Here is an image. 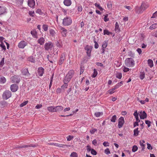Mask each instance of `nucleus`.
<instances>
[{"label": "nucleus", "mask_w": 157, "mask_h": 157, "mask_svg": "<svg viewBox=\"0 0 157 157\" xmlns=\"http://www.w3.org/2000/svg\"><path fill=\"white\" fill-rule=\"evenodd\" d=\"M98 74V72L96 69H94V73L92 76L93 78H94Z\"/></svg>", "instance_id": "37998d69"}, {"label": "nucleus", "mask_w": 157, "mask_h": 157, "mask_svg": "<svg viewBox=\"0 0 157 157\" xmlns=\"http://www.w3.org/2000/svg\"><path fill=\"white\" fill-rule=\"evenodd\" d=\"M36 13L40 15L42 14L41 10L40 9L37 10L36 11Z\"/></svg>", "instance_id": "052dcab7"}, {"label": "nucleus", "mask_w": 157, "mask_h": 157, "mask_svg": "<svg viewBox=\"0 0 157 157\" xmlns=\"http://www.w3.org/2000/svg\"><path fill=\"white\" fill-rule=\"evenodd\" d=\"M27 44V43L24 41H21L19 43L18 46L19 48H23Z\"/></svg>", "instance_id": "1a4fd4ad"}, {"label": "nucleus", "mask_w": 157, "mask_h": 157, "mask_svg": "<svg viewBox=\"0 0 157 157\" xmlns=\"http://www.w3.org/2000/svg\"><path fill=\"white\" fill-rule=\"evenodd\" d=\"M45 41L43 37H41L39 38L37 41V43L40 45H43L44 44Z\"/></svg>", "instance_id": "6ab92c4d"}, {"label": "nucleus", "mask_w": 157, "mask_h": 157, "mask_svg": "<svg viewBox=\"0 0 157 157\" xmlns=\"http://www.w3.org/2000/svg\"><path fill=\"white\" fill-rule=\"evenodd\" d=\"M107 7L109 8V9H111L112 8V3L111 2H109L107 3Z\"/></svg>", "instance_id": "09e8293b"}, {"label": "nucleus", "mask_w": 157, "mask_h": 157, "mask_svg": "<svg viewBox=\"0 0 157 157\" xmlns=\"http://www.w3.org/2000/svg\"><path fill=\"white\" fill-rule=\"evenodd\" d=\"M122 77V74L120 72H117L116 74V77L119 79L121 78Z\"/></svg>", "instance_id": "58836bf2"}, {"label": "nucleus", "mask_w": 157, "mask_h": 157, "mask_svg": "<svg viewBox=\"0 0 157 157\" xmlns=\"http://www.w3.org/2000/svg\"><path fill=\"white\" fill-rule=\"evenodd\" d=\"M117 119V116L116 115L113 116L110 119L111 121L113 122H115Z\"/></svg>", "instance_id": "e433bc0d"}, {"label": "nucleus", "mask_w": 157, "mask_h": 157, "mask_svg": "<svg viewBox=\"0 0 157 157\" xmlns=\"http://www.w3.org/2000/svg\"><path fill=\"white\" fill-rule=\"evenodd\" d=\"M0 46L2 48L3 50L5 51L6 50V46L3 43H1V44H0Z\"/></svg>", "instance_id": "49530a36"}, {"label": "nucleus", "mask_w": 157, "mask_h": 157, "mask_svg": "<svg viewBox=\"0 0 157 157\" xmlns=\"http://www.w3.org/2000/svg\"><path fill=\"white\" fill-rule=\"evenodd\" d=\"M60 32L63 37H65L67 36V30L65 28L60 26L59 27Z\"/></svg>", "instance_id": "0eeeda50"}, {"label": "nucleus", "mask_w": 157, "mask_h": 157, "mask_svg": "<svg viewBox=\"0 0 157 157\" xmlns=\"http://www.w3.org/2000/svg\"><path fill=\"white\" fill-rule=\"evenodd\" d=\"M107 43L106 41H104L102 45V48H105L107 46Z\"/></svg>", "instance_id": "864d4df0"}, {"label": "nucleus", "mask_w": 157, "mask_h": 157, "mask_svg": "<svg viewBox=\"0 0 157 157\" xmlns=\"http://www.w3.org/2000/svg\"><path fill=\"white\" fill-rule=\"evenodd\" d=\"M105 153L106 154H109L110 153V152L109 148H107L105 150Z\"/></svg>", "instance_id": "bf43d9fd"}, {"label": "nucleus", "mask_w": 157, "mask_h": 157, "mask_svg": "<svg viewBox=\"0 0 157 157\" xmlns=\"http://www.w3.org/2000/svg\"><path fill=\"white\" fill-rule=\"evenodd\" d=\"M74 74V71L73 70H70L66 75L64 79L65 82H68L71 78L73 77Z\"/></svg>", "instance_id": "f257e3e1"}, {"label": "nucleus", "mask_w": 157, "mask_h": 157, "mask_svg": "<svg viewBox=\"0 0 157 157\" xmlns=\"http://www.w3.org/2000/svg\"><path fill=\"white\" fill-rule=\"evenodd\" d=\"M6 82V78L3 76L0 75V83L3 84Z\"/></svg>", "instance_id": "393cba45"}, {"label": "nucleus", "mask_w": 157, "mask_h": 157, "mask_svg": "<svg viewBox=\"0 0 157 157\" xmlns=\"http://www.w3.org/2000/svg\"><path fill=\"white\" fill-rule=\"evenodd\" d=\"M28 101H24L23 103H21L20 105V106L21 107H23L24 106L26 105L28 103Z\"/></svg>", "instance_id": "603ef678"}, {"label": "nucleus", "mask_w": 157, "mask_h": 157, "mask_svg": "<svg viewBox=\"0 0 157 157\" xmlns=\"http://www.w3.org/2000/svg\"><path fill=\"white\" fill-rule=\"evenodd\" d=\"M112 33L111 32H110L109 31L107 30H104V35H109L110 34H112Z\"/></svg>", "instance_id": "c03bdc74"}, {"label": "nucleus", "mask_w": 157, "mask_h": 157, "mask_svg": "<svg viewBox=\"0 0 157 157\" xmlns=\"http://www.w3.org/2000/svg\"><path fill=\"white\" fill-rule=\"evenodd\" d=\"M77 154L75 152H73L70 155V157H77Z\"/></svg>", "instance_id": "a18cd8bd"}, {"label": "nucleus", "mask_w": 157, "mask_h": 157, "mask_svg": "<svg viewBox=\"0 0 157 157\" xmlns=\"http://www.w3.org/2000/svg\"><path fill=\"white\" fill-rule=\"evenodd\" d=\"M156 28H157V24L156 23L152 25L149 27L150 29H153Z\"/></svg>", "instance_id": "ea45409f"}, {"label": "nucleus", "mask_w": 157, "mask_h": 157, "mask_svg": "<svg viewBox=\"0 0 157 157\" xmlns=\"http://www.w3.org/2000/svg\"><path fill=\"white\" fill-rule=\"evenodd\" d=\"M48 28V25L44 24L42 26V28L44 31H47Z\"/></svg>", "instance_id": "c9c22d12"}, {"label": "nucleus", "mask_w": 157, "mask_h": 157, "mask_svg": "<svg viewBox=\"0 0 157 157\" xmlns=\"http://www.w3.org/2000/svg\"><path fill=\"white\" fill-rule=\"evenodd\" d=\"M91 153L94 155H96L97 154V152L94 149H92L91 151Z\"/></svg>", "instance_id": "4d7b16f0"}, {"label": "nucleus", "mask_w": 157, "mask_h": 157, "mask_svg": "<svg viewBox=\"0 0 157 157\" xmlns=\"http://www.w3.org/2000/svg\"><path fill=\"white\" fill-rule=\"evenodd\" d=\"M116 90V89H115V88L114 87H113V88L111 89H109V90H108L107 92L108 93H109L110 94H111L114 93L115 91L114 90Z\"/></svg>", "instance_id": "2f4dec72"}, {"label": "nucleus", "mask_w": 157, "mask_h": 157, "mask_svg": "<svg viewBox=\"0 0 157 157\" xmlns=\"http://www.w3.org/2000/svg\"><path fill=\"white\" fill-rule=\"evenodd\" d=\"M72 22L71 19L69 17H66L63 19V24L64 26L69 25L71 24Z\"/></svg>", "instance_id": "7ed1b4c3"}, {"label": "nucleus", "mask_w": 157, "mask_h": 157, "mask_svg": "<svg viewBox=\"0 0 157 157\" xmlns=\"http://www.w3.org/2000/svg\"><path fill=\"white\" fill-rule=\"evenodd\" d=\"M147 148L149 150H152L153 148L151 146V144H150L147 143Z\"/></svg>", "instance_id": "0e129e2a"}, {"label": "nucleus", "mask_w": 157, "mask_h": 157, "mask_svg": "<svg viewBox=\"0 0 157 157\" xmlns=\"http://www.w3.org/2000/svg\"><path fill=\"white\" fill-rule=\"evenodd\" d=\"M5 59L4 58H2L0 63V67H2L4 64Z\"/></svg>", "instance_id": "de8ad7c7"}, {"label": "nucleus", "mask_w": 157, "mask_h": 157, "mask_svg": "<svg viewBox=\"0 0 157 157\" xmlns=\"http://www.w3.org/2000/svg\"><path fill=\"white\" fill-rule=\"evenodd\" d=\"M103 113L102 112H96L94 113L95 116L97 117H98L101 116L102 115Z\"/></svg>", "instance_id": "f704fd0d"}, {"label": "nucleus", "mask_w": 157, "mask_h": 157, "mask_svg": "<svg viewBox=\"0 0 157 157\" xmlns=\"http://www.w3.org/2000/svg\"><path fill=\"white\" fill-rule=\"evenodd\" d=\"M49 33L53 37H55L56 35V33L53 29H51L49 30Z\"/></svg>", "instance_id": "5701e85b"}, {"label": "nucleus", "mask_w": 157, "mask_h": 157, "mask_svg": "<svg viewBox=\"0 0 157 157\" xmlns=\"http://www.w3.org/2000/svg\"><path fill=\"white\" fill-rule=\"evenodd\" d=\"M145 141L144 140L140 141V145L142 147L145 146L144 143H145Z\"/></svg>", "instance_id": "e2e57ef3"}, {"label": "nucleus", "mask_w": 157, "mask_h": 157, "mask_svg": "<svg viewBox=\"0 0 157 157\" xmlns=\"http://www.w3.org/2000/svg\"><path fill=\"white\" fill-rule=\"evenodd\" d=\"M123 82L122 81L120 82L119 83H118L117 84L115 85L114 87L116 89H117L119 88V87L122 86L123 84Z\"/></svg>", "instance_id": "cd10ccee"}, {"label": "nucleus", "mask_w": 157, "mask_h": 157, "mask_svg": "<svg viewBox=\"0 0 157 157\" xmlns=\"http://www.w3.org/2000/svg\"><path fill=\"white\" fill-rule=\"evenodd\" d=\"M74 138L73 136L69 135L67 137V140L68 141H70L72 140Z\"/></svg>", "instance_id": "8fccbe9b"}, {"label": "nucleus", "mask_w": 157, "mask_h": 157, "mask_svg": "<svg viewBox=\"0 0 157 157\" xmlns=\"http://www.w3.org/2000/svg\"><path fill=\"white\" fill-rule=\"evenodd\" d=\"M18 88V86L16 84H13L10 86L11 90L13 92H16Z\"/></svg>", "instance_id": "9d476101"}, {"label": "nucleus", "mask_w": 157, "mask_h": 157, "mask_svg": "<svg viewBox=\"0 0 157 157\" xmlns=\"http://www.w3.org/2000/svg\"><path fill=\"white\" fill-rule=\"evenodd\" d=\"M94 43H95L94 44V48L96 49H97L99 47V45L98 44V43L96 42L95 41H94Z\"/></svg>", "instance_id": "774afa93"}, {"label": "nucleus", "mask_w": 157, "mask_h": 157, "mask_svg": "<svg viewBox=\"0 0 157 157\" xmlns=\"http://www.w3.org/2000/svg\"><path fill=\"white\" fill-rule=\"evenodd\" d=\"M138 130V128H136L134 130V131H133L134 136H136L138 135L139 133V131Z\"/></svg>", "instance_id": "c85d7f7f"}, {"label": "nucleus", "mask_w": 157, "mask_h": 157, "mask_svg": "<svg viewBox=\"0 0 157 157\" xmlns=\"http://www.w3.org/2000/svg\"><path fill=\"white\" fill-rule=\"evenodd\" d=\"M145 77V73L144 72H140V78L142 80Z\"/></svg>", "instance_id": "a19ab883"}, {"label": "nucleus", "mask_w": 157, "mask_h": 157, "mask_svg": "<svg viewBox=\"0 0 157 157\" xmlns=\"http://www.w3.org/2000/svg\"><path fill=\"white\" fill-rule=\"evenodd\" d=\"M65 59V56L64 54H62L60 56V60L59 61V65L62 64L64 62Z\"/></svg>", "instance_id": "2eb2a0df"}, {"label": "nucleus", "mask_w": 157, "mask_h": 157, "mask_svg": "<svg viewBox=\"0 0 157 157\" xmlns=\"http://www.w3.org/2000/svg\"><path fill=\"white\" fill-rule=\"evenodd\" d=\"M145 122L146 124H147L148 127H150L151 126V122L148 120H145Z\"/></svg>", "instance_id": "6e6d98bb"}, {"label": "nucleus", "mask_w": 157, "mask_h": 157, "mask_svg": "<svg viewBox=\"0 0 157 157\" xmlns=\"http://www.w3.org/2000/svg\"><path fill=\"white\" fill-rule=\"evenodd\" d=\"M85 49L86 51V53L88 56L89 57L90 56L91 48H90L88 46H87L85 48Z\"/></svg>", "instance_id": "f3484780"}, {"label": "nucleus", "mask_w": 157, "mask_h": 157, "mask_svg": "<svg viewBox=\"0 0 157 157\" xmlns=\"http://www.w3.org/2000/svg\"><path fill=\"white\" fill-rule=\"evenodd\" d=\"M138 149L137 146L136 145H134L132 147V151L133 152H135Z\"/></svg>", "instance_id": "79ce46f5"}, {"label": "nucleus", "mask_w": 157, "mask_h": 157, "mask_svg": "<svg viewBox=\"0 0 157 157\" xmlns=\"http://www.w3.org/2000/svg\"><path fill=\"white\" fill-rule=\"evenodd\" d=\"M135 11L138 14L141 13L143 11L140 7L137 6L135 7Z\"/></svg>", "instance_id": "aec40b11"}, {"label": "nucleus", "mask_w": 157, "mask_h": 157, "mask_svg": "<svg viewBox=\"0 0 157 157\" xmlns=\"http://www.w3.org/2000/svg\"><path fill=\"white\" fill-rule=\"evenodd\" d=\"M22 73L23 75H27V76H29L30 75L28 71V69L26 68L23 69L22 71Z\"/></svg>", "instance_id": "a211bd4d"}, {"label": "nucleus", "mask_w": 157, "mask_h": 157, "mask_svg": "<svg viewBox=\"0 0 157 157\" xmlns=\"http://www.w3.org/2000/svg\"><path fill=\"white\" fill-rule=\"evenodd\" d=\"M64 4L67 6H69L71 4V2L70 0H64L63 1Z\"/></svg>", "instance_id": "b1692460"}, {"label": "nucleus", "mask_w": 157, "mask_h": 157, "mask_svg": "<svg viewBox=\"0 0 157 157\" xmlns=\"http://www.w3.org/2000/svg\"><path fill=\"white\" fill-rule=\"evenodd\" d=\"M97 131V129H96L95 128H93L90 131V132L91 134H94V132H96Z\"/></svg>", "instance_id": "13d9d810"}, {"label": "nucleus", "mask_w": 157, "mask_h": 157, "mask_svg": "<svg viewBox=\"0 0 157 157\" xmlns=\"http://www.w3.org/2000/svg\"><path fill=\"white\" fill-rule=\"evenodd\" d=\"M27 60L28 61H30L31 62H33V63H34L35 61V58H34L33 56H30V57H29L27 59Z\"/></svg>", "instance_id": "72a5a7b5"}, {"label": "nucleus", "mask_w": 157, "mask_h": 157, "mask_svg": "<svg viewBox=\"0 0 157 157\" xmlns=\"http://www.w3.org/2000/svg\"><path fill=\"white\" fill-rule=\"evenodd\" d=\"M82 8L81 6H79L78 7L77 10L78 13H79L80 12L82 11Z\"/></svg>", "instance_id": "3c124183"}, {"label": "nucleus", "mask_w": 157, "mask_h": 157, "mask_svg": "<svg viewBox=\"0 0 157 157\" xmlns=\"http://www.w3.org/2000/svg\"><path fill=\"white\" fill-rule=\"evenodd\" d=\"M148 7V5L144 2L142 3L140 6V7L143 11L147 9Z\"/></svg>", "instance_id": "dca6fc26"}, {"label": "nucleus", "mask_w": 157, "mask_h": 157, "mask_svg": "<svg viewBox=\"0 0 157 157\" xmlns=\"http://www.w3.org/2000/svg\"><path fill=\"white\" fill-rule=\"evenodd\" d=\"M54 146L60 147H63L65 146L67 147L68 146V145L66 144H62L58 143H55V144H54Z\"/></svg>", "instance_id": "c756f323"}, {"label": "nucleus", "mask_w": 157, "mask_h": 157, "mask_svg": "<svg viewBox=\"0 0 157 157\" xmlns=\"http://www.w3.org/2000/svg\"><path fill=\"white\" fill-rule=\"evenodd\" d=\"M139 114L141 119H144L147 117V115L144 111H140Z\"/></svg>", "instance_id": "9b49d317"}, {"label": "nucleus", "mask_w": 157, "mask_h": 157, "mask_svg": "<svg viewBox=\"0 0 157 157\" xmlns=\"http://www.w3.org/2000/svg\"><path fill=\"white\" fill-rule=\"evenodd\" d=\"M124 123V118L121 117L118 120V127L119 128H120L122 127Z\"/></svg>", "instance_id": "6e6552de"}, {"label": "nucleus", "mask_w": 157, "mask_h": 157, "mask_svg": "<svg viewBox=\"0 0 157 157\" xmlns=\"http://www.w3.org/2000/svg\"><path fill=\"white\" fill-rule=\"evenodd\" d=\"M148 64L150 67H152L153 66V61L151 59H149L147 60Z\"/></svg>", "instance_id": "7c9ffc66"}, {"label": "nucleus", "mask_w": 157, "mask_h": 157, "mask_svg": "<svg viewBox=\"0 0 157 157\" xmlns=\"http://www.w3.org/2000/svg\"><path fill=\"white\" fill-rule=\"evenodd\" d=\"M84 67L83 66H81L80 69V74H82L84 71Z\"/></svg>", "instance_id": "5fc2aeb1"}, {"label": "nucleus", "mask_w": 157, "mask_h": 157, "mask_svg": "<svg viewBox=\"0 0 157 157\" xmlns=\"http://www.w3.org/2000/svg\"><path fill=\"white\" fill-rule=\"evenodd\" d=\"M24 0H16V3L17 5H21L23 4Z\"/></svg>", "instance_id": "4c0bfd02"}, {"label": "nucleus", "mask_w": 157, "mask_h": 157, "mask_svg": "<svg viewBox=\"0 0 157 157\" xmlns=\"http://www.w3.org/2000/svg\"><path fill=\"white\" fill-rule=\"evenodd\" d=\"M44 72V69L42 67H40L38 68V74L40 76H43Z\"/></svg>", "instance_id": "ddd939ff"}, {"label": "nucleus", "mask_w": 157, "mask_h": 157, "mask_svg": "<svg viewBox=\"0 0 157 157\" xmlns=\"http://www.w3.org/2000/svg\"><path fill=\"white\" fill-rule=\"evenodd\" d=\"M53 46V44L50 42H48L45 44L44 48L45 50L48 51L49 50H51Z\"/></svg>", "instance_id": "423d86ee"}, {"label": "nucleus", "mask_w": 157, "mask_h": 157, "mask_svg": "<svg viewBox=\"0 0 157 157\" xmlns=\"http://www.w3.org/2000/svg\"><path fill=\"white\" fill-rule=\"evenodd\" d=\"M35 2L34 0H28V5L31 8H34L35 5Z\"/></svg>", "instance_id": "4468645a"}, {"label": "nucleus", "mask_w": 157, "mask_h": 157, "mask_svg": "<svg viewBox=\"0 0 157 157\" xmlns=\"http://www.w3.org/2000/svg\"><path fill=\"white\" fill-rule=\"evenodd\" d=\"M11 81L13 83H18L20 81V77L17 75H14L10 78Z\"/></svg>", "instance_id": "39448f33"}, {"label": "nucleus", "mask_w": 157, "mask_h": 157, "mask_svg": "<svg viewBox=\"0 0 157 157\" xmlns=\"http://www.w3.org/2000/svg\"><path fill=\"white\" fill-rule=\"evenodd\" d=\"M126 65L129 67H132L135 65V61L132 58H127L125 60Z\"/></svg>", "instance_id": "f03ea898"}, {"label": "nucleus", "mask_w": 157, "mask_h": 157, "mask_svg": "<svg viewBox=\"0 0 157 157\" xmlns=\"http://www.w3.org/2000/svg\"><path fill=\"white\" fill-rule=\"evenodd\" d=\"M63 82L64 83V84H63V85L61 86V88L63 89H64L65 88H67V87L68 86V85L67 84V83L68 82H65V79H64V80H63Z\"/></svg>", "instance_id": "473e14b6"}, {"label": "nucleus", "mask_w": 157, "mask_h": 157, "mask_svg": "<svg viewBox=\"0 0 157 157\" xmlns=\"http://www.w3.org/2000/svg\"><path fill=\"white\" fill-rule=\"evenodd\" d=\"M48 110L51 112H55V106H51L47 107Z\"/></svg>", "instance_id": "a878e982"}, {"label": "nucleus", "mask_w": 157, "mask_h": 157, "mask_svg": "<svg viewBox=\"0 0 157 157\" xmlns=\"http://www.w3.org/2000/svg\"><path fill=\"white\" fill-rule=\"evenodd\" d=\"M63 109V107L61 106H55V112L59 113Z\"/></svg>", "instance_id": "f8f14e48"}, {"label": "nucleus", "mask_w": 157, "mask_h": 157, "mask_svg": "<svg viewBox=\"0 0 157 157\" xmlns=\"http://www.w3.org/2000/svg\"><path fill=\"white\" fill-rule=\"evenodd\" d=\"M123 71L125 72H127L129 71V69L128 68L125 67H124V68H123Z\"/></svg>", "instance_id": "69168bd1"}, {"label": "nucleus", "mask_w": 157, "mask_h": 157, "mask_svg": "<svg viewBox=\"0 0 157 157\" xmlns=\"http://www.w3.org/2000/svg\"><path fill=\"white\" fill-rule=\"evenodd\" d=\"M108 15L106 14L105 16L104 17V20L106 22L109 20V19L108 18Z\"/></svg>", "instance_id": "338daca9"}, {"label": "nucleus", "mask_w": 157, "mask_h": 157, "mask_svg": "<svg viewBox=\"0 0 157 157\" xmlns=\"http://www.w3.org/2000/svg\"><path fill=\"white\" fill-rule=\"evenodd\" d=\"M6 12V8L5 7L0 6V15Z\"/></svg>", "instance_id": "412c9836"}, {"label": "nucleus", "mask_w": 157, "mask_h": 157, "mask_svg": "<svg viewBox=\"0 0 157 157\" xmlns=\"http://www.w3.org/2000/svg\"><path fill=\"white\" fill-rule=\"evenodd\" d=\"M11 95V93L10 91L6 90L3 92L2 97L3 99L7 100L10 98Z\"/></svg>", "instance_id": "20e7f679"}, {"label": "nucleus", "mask_w": 157, "mask_h": 157, "mask_svg": "<svg viewBox=\"0 0 157 157\" xmlns=\"http://www.w3.org/2000/svg\"><path fill=\"white\" fill-rule=\"evenodd\" d=\"M35 147V145H32V144L30 145H20L19 146V148H27L29 147Z\"/></svg>", "instance_id": "bb28decb"}, {"label": "nucleus", "mask_w": 157, "mask_h": 157, "mask_svg": "<svg viewBox=\"0 0 157 157\" xmlns=\"http://www.w3.org/2000/svg\"><path fill=\"white\" fill-rule=\"evenodd\" d=\"M103 145L105 147L109 146V143L108 142L105 141L103 143Z\"/></svg>", "instance_id": "680f3d73"}, {"label": "nucleus", "mask_w": 157, "mask_h": 157, "mask_svg": "<svg viewBox=\"0 0 157 157\" xmlns=\"http://www.w3.org/2000/svg\"><path fill=\"white\" fill-rule=\"evenodd\" d=\"M115 31L116 32L119 33L120 31V28L119 27V25H118V23L117 22H116L115 24Z\"/></svg>", "instance_id": "4be33fe9"}]
</instances>
